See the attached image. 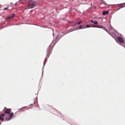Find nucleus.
Wrapping results in <instances>:
<instances>
[{
    "instance_id": "1",
    "label": "nucleus",
    "mask_w": 125,
    "mask_h": 125,
    "mask_svg": "<svg viewBox=\"0 0 125 125\" xmlns=\"http://www.w3.org/2000/svg\"><path fill=\"white\" fill-rule=\"evenodd\" d=\"M36 4V1H34L32 0H29L28 1L27 7L28 9L32 8L35 7Z\"/></svg>"
},
{
    "instance_id": "2",
    "label": "nucleus",
    "mask_w": 125,
    "mask_h": 125,
    "mask_svg": "<svg viewBox=\"0 0 125 125\" xmlns=\"http://www.w3.org/2000/svg\"><path fill=\"white\" fill-rule=\"evenodd\" d=\"M118 40L122 43H124V40L121 37H118L117 38Z\"/></svg>"
},
{
    "instance_id": "3",
    "label": "nucleus",
    "mask_w": 125,
    "mask_h": 125,
    "mask_svg": "<svg viewBox=\"0 0 125 125\" xmlns=\"http://www.w3.org/2000/svg\"><path fill=\"white\" fill-rule=\"evenodd\" d=\"M13 113H11L9 115V117H6V120L7 121H9L13 117Z\"/></svg>"
},
{
    "instance_id": "4",
    "label": "nucleus",
    "mask_w": 125,
    "mask_h": 125,
    "mask_svg": "<svg viewBox=\"0 0 125 125\" xmlns=\"http://www.w3.org/2000/svg\"><path fill=\"white\" fill-rule=\"evenodd\" d=\"M94 27L95 28H102L104 30H105L107 32H108V31L105 27H103L100 25H98L97 26H94L93 27Z\"/></svg>"
},
{
    "instance_id": "5",
    "label": "nucleus",
    "mask_w": 125,
    "mask_h": 125,
    "mask_svg": "<svg viewBox=\"0 0 125 125\" xmlns=\"http://www.w3.org/2000/svg\"><path fill=\"white\" fill-rule=\"evenodd\" d=\"M11 111V109H7L6 110L4 114H9Z\"/></svg>"
},
{
    "instance_id": "6",
    "label": "nucleus",
    "mask_w": 125,
    "mask_h": 125,
    "mask_svg": "<svg viewBox=\"0 0 125 125\" xmlns=\"http://www.w3.org/2000/svg\"><path fill=\"white\" fill-rule=\"evenodd\" d=\"M15 16L14 14H13L11 16H9L7 17L6 19L7 21H8L10 19H12Z\"/></svg>"
},
{
    "instance_id": "7",
    "label": "nucleus",
    "mask_w": 125,
    "mask_h": 125,
    "mask_svg": "<svg viewBox=\"0 0 125 125\" xmlns=\"http://www.w3.org/2000/svg\"><path fill=\"white\" fill-rule=\"evenodd\" d=\"M6 115L4 114H3L0 116V120L2 121L4 119V116H5Z\"/></svg>"
},
{
    "instance_id": "8",
    "label": "nucleus",
    "mask_w": 125,
    "mask_h": 125,
    "mask_svg": "<svg viewBox=\"0 0 125 125\" xmlns=\"http://www.w3.org/2000/svg\"><path fill=\"white\" fill-rule=\"evenodd\" d=\"M109 13V11H104L103 12V14L104 15H105L106 14H107Z\"/></svg>"
},
{
    "instance_id": "9",
    "label": "nucleus",
    "mask_w": 125,
    "mask_h": 125,
    "mask_svg": "<svg viewBox=\"0 0 125 125\" xmlns=\"http://www.w3.org/2000/svg\"><path fill=\"white\" fill-rule=\"evenodd\" d=\"M90 21L91 22L93 23L94 24H98V22L96 21H94L93 20H91Z\"/></svg>"
},
{
    "instance_id": "10",
    "label": "nucleus",
    "mask_w": 125,
    "mask_h": 125,
    "mask_svg": "<svg viewBox=\"0 0 125 125\" xmlns=\"http://www.w3.org/2000/svg\"><path fill=\"white\" fill-rule=\"evenodd\" d=\"M119 6L121 8H123L124 7V6H123V4L122 3L120 4L119 5Z\"/></svg>"
},
{
    "instance_id": "11",
    "label": "nucleus",
    "mask_w": 125,
    "mask_h": 125,
    "mask_svg": "<svg viewBox=\"0 0 125 125\" xmlns=\"http://www.w3.org/2000/svg\"><path fill=\"white\" fill-rule=\"evenodd\" d=\"M33 106V104H31L29 106V108H32V107Z\"/></svg>"
},
{
    "instance_id": "12",
    "label": "nucleus",
    "mask_w": 125,
    "mask_h": 125,
    "mask_svg": "<svg viewBox=\"0 0 125 125\" xmlns=\"http://www.w3.org/2000/svg\"><path fill=\"white\" fill-rule=\"evenodd\" d=\"M9 8V7H7L6 8H5L3 10V11L7 10Z\"/></svg>"
},
{
    "instance_id": "13",
    "label": "nucleus",
    "mask_w": 125,
    "mask_h": 125,
    "mask_svg": "<svg viewBox=\"0 0 125 125\" xmlns=\"http://www.w3.org/2000/svg\"><path fill=\"white\" fill-rule=\"evenodd\" d=\"M82 22V21H80L79 22H78L77 23V24H80Z\"/></svg>"
},
{
    "instance_id": "14",
    "label": "nucleus",
    "mask_w": 125,
    "mask_h": 125,
    "mask_svg": "<svg viewBox=\"0 0 125 125\" xmlns=\"http://www.w3.org/2000/svg\"><path fill=\"white\" fill-rule=\"evenodd\" d=\"M86 27L87 28H89V27H92V26H89V25H87L86 26Z\"/></svg>"
},
{
    "instance_id": "15",
    "label": "nucleus",
    "mask_w": 125,
    "mask_h": 125,
    "mask_svg": "<svg viewBox=\"0 0 125 125\" xmlns=\"http://www.w3.org/2000/svg\"><path fill=\"white\" fill-rule=\"evenodd\" d=\"M73 31V30L70 29V30H69V31H68V32H70Z\"/></svg>"
},
{
    "instance_id": "16",
    "label": "nucleus",
    "mask_w": 125,
    "mask_h": 125,
    "mask_svg": "<svg viewBox=\"0 0 125 125\" xmlns=\"http://www.w3.org/2000/svg\"><path fill=\"white\" fill-rule=\"evenodd\" d=\"M82 26L81 25L79 27V29H81L82 28Z\"/></svg>"
},
{
    "instance_id": "17",
    "label": "nucleus",
    "mask_w": 125,
    "mask_h": 125,
    "mask_svg": "<svg viewBox=\"0 0 125 125\" xmlns=\"http://www.w3.org/2000/svg\"><path fill=\"white\" fill-rule=\"evenodd\" d=\"M22 107V108H21L20 109H19V110H22V108H24V107Z\"/></svg>"
}]
</instances>
